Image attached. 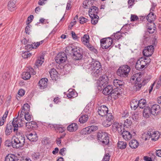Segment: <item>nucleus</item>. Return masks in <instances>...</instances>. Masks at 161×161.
<instances>
[{"instance_id": "obj_47", "label": "nucleus", "mask_w": 161, "mask_h": 161, "mask_svg": "<svg viewBox=\"0 0 161 161\" xmlns=\"http://www.w3.org/2000/svg\"><path fill=\"white\" fill-rule=\"evenodd\" d=\"M5 133L7 136L10 135V123L9 122L7 125L5 130Z\"/></svg>"}, {"instance_id": "obj_23", "label": "nucleus", "mask_w": 161, "mask_h": 161, "mask_svg": "<svg viewBox=\"0 0 161 161\" xmlns=\"http://www.w3.org/2000/svg\"><path fill=\"white\" fill-rule=\"evenodd\" d=\"M156 18V16L154 13L151 12L147 16V19L149 23L153 22Z\"/></svg>"}, {"instance_id": "obj_25", "label": "nucleus", "mask_w": 161, "mask_h": 161, "mask_svg": "<svg viewBox=\"0 0 161 161\" xmlns=\"http://www.w3.org/2000/svg\"><path fill=\"white\" fill-rule=\"evenodd\" d=\"M37 127V124L35 121H31L26 123V127L27 129H33Z\"/></svg>"}, {"instance_id": "obj_55", "label": "nucleus", "mask_w": 161, "mask_h": 161, "mask_svg": "<svg viewBox=\"0 0 161 161\" xmlns=\"http://www.w3.org/2000/svg\"><path fill=\"white\" fill-rule=\"evenodd\" d=\"M18 157L14 154H11V161H18Z\"/></svg>"}, {"instance_id": "obj_51", "label": "nucleus", "mask_w": 161, "mask_h": 161, "mask_svg": "<svg viewBox=\"0 0 161 161\" xmlns=\"http://www.w3.org/2000/svg\"><path fill=\"white\" fill-rule=\"evenodd\" d=\"M119 90L118 88H116L113 89L112 92V95L113 96H116L118 93V91Z\"/></svg>"}, {"instance_id": "obj_16", "label": "nucleus", "mask_w": 161, "mask_h": 161, "mask_svg": "<svg viewBox=\"0 0 161 161\" xmlns=\"http://www.w3.org/2000/svg\"><path fill=\"white\" fill-rule=\"evenodd\" d=\"M97 112L100 115L103 116L108 114V108L105 105L100 106L98 108Z\"/></svg>"}, {"instance_id": "obj_27", "label": "nucleus", "mask_w": 161, "mask_h": 161, "mask_svg": "<svg viewBox=\"0 0 161 161\" xmlns=\"http://www.w3.org/2000/svg\"><path fill=\"white\" fill-rule=\"evenodd\" d=\"M27 138L31 142L36 141L38 139L37 134L35 132L29 134L27 136Z\"/></svg>"}, {"instance_id": "obj_64", "label": "nucleus", "mask_w": 161, "mask_h": 161, "mask_svg": "<svg viewBox=\"0 0 161 161\" xmlns=\"http://www.w3.org/2000/svg\"><path fill=\"white\" fill-rule=\"evenodd\" d=\"M143 159L145 161H153L151 158L148 157L147 156H144Z\"/></svg>"}, {"instance_id": "obj_8", "label": "nucleus", "mask_w": 161, "mask_h": 161, "mask_svg": "<svg viewBox=\"0 0 161 161\" xmlns=\"http://www.w3.org/2000/svg\"><path fill=\"white\" fill-rule=\"evenodd\" d=\"M21 119H18V117L13 119L12 122V124L14 127V131L17 132L18 127H20L23 125V123Z\"/></svg>"}, {"instance_id": "obj_48", "label": "nucleus", "mask_w": 161, "mask_h": 161, "mask_svg": "<svg viewBox=\"0 0 161 161\" xmlns=\"http://www.w3.org/2000/svg\"><path fill=\"white\" fill-rule=\"evenodd\" d=\"M74 48H73L71 46H68L66 47L65 52L66 53H69V52H71L72 53L74 51Z\"/></svg>"}, {"instance_id": "obj_31", "label": "nucleus", "mask_w": 161, "mask_h": 161, "mask_svg": "<svg viewBox=\"0 0 161 161\" xmlns=\"http://www.w3.org/2000/svg\"><path fill=\"white\" fill-rule=\"evenodd\" d=\"M130 147L132 149H135L138 147V142L137 140L135 139L132 140L129 143Z\"/></svg>"}, {"instance_id": "obj_26", "label": "nucleus", "mask_w": 161, "mask_h": 161, "mask_svg": "<svg viewBox=\"0 0 161 161\" xmlns=\"http://www.w3.org/2000/svg\"><path fill=\"white\" fill-rule=\"evenodd\" d=\"M152 114L151 108L149 107H146L143 111V116L146 118H148Z\"/></svg>"}, {"instance_id": "obj_38", "label": "nucleus", "mask_w": 161, "mask_h": 161, "mask_svg": "<svg viewBox=\"0 0 161 161\" xmlns=\"http://www.w3.org/2000/svg\"><path fill=\"white\" fill-rule=\"evenodd\" d=\"M132 122L131 120V118H129V119H126L124 122V126L126 128H129L131 125Z\"/></svg>"}, {"instance_id": "obj_40", "label": "nucleus", "mask_w": 161, "mask_h": 161, "mask_svg": "<svg viewBox=\"0 0 161 161\" xmlns=\"http://www.w3.org/2000/svg\"><path fill=\"white\" fill-rule=\"evenodd\" d=\"M127 143L123 141H119L118 143V147L121 149H124L126 147Z\"/></svg>"}, {"instance_id": "obj_49", "label": "nucleus", "mask_w": 161, "mask_h": 161, "mask_svg": "<svg viewBox=\"0 0 161 161\" xmlns=\"http://www.w3.org/2000/svg\"><path fill=\"white\" fill-rule=\"evenodd\" d=\"M86 47H88L90 50L92 51V52L94 53H97V50L93 46L90 45V44H89V45H88V46H87Z\"/></svg>"}, {"instance_id": "obj_9", "label": "nucleus", "mask_w": 161, "mask_h": 161, "mask_svg": "<svg viewBox=\"0 0 161 161\" xmlns=\"http://www.w3.org/2000/svg\"><path fill=\"white\" fill-rule=\"evenodd\" d=\"M67 57L64 52L59 53L55 58V60L56 63L60 64L64 63Z\"/></svg>"}, {"instance_id": "obj_36", "label": "nucleus", "mask_w": 161, "mask_h": 161, "mask_svg": "<svg viewBox=\"0 0 161 161\" xmlns=\"http://www.w3.org/2000/svg\"><path fill=\"white\" fill-rule=\"evenodd\" d=\"M91 18V23L93 25L96 24L98 22V19L99 17L97 15H89Z\"/></svg>"}, {"instance_id": "obj_35", "label": "nucleus", "mask_w": 161, "mask_h": 161, "mask_svg": "<svg viewBox=\"0 0 161 161\" xmlns=\"http://www.w3.org/2000/svg\"><path fill=\"white\" fill-rule=\"evenodd\" d=\"M44 61V57L43 56H41L39 58L36 60L35 64L38 67L40 66L43 64Z\"/></svg>"}, {"instance_id": "obj_62", "label": "nucleus", "mask_w": 161, "mask_h": 161, "mask_svg": "<svg viewBox=\"0 0 161 161\" xmlns=\"http://www.w3.org/2000/svg\"><path fill=\"white\" fill-rule=\"evenodd\" d=\"M18 94L21 96H22L25 94V91L24 90L21 89L19 90L18 92Z\"/></svg>"}, {"instance_id": "obj_53", "label": "nucleus", "mask_w": 161, "mask_h": 161, "mask_svg": "<svg viewBox=\"0 0 161 161\" xmlns=\"http://www.w3.org/2000/svg\"><path fill=\"white\" fill-rule=\"evenodd\" d=\"M67 96L69 98H74L75 97V92L73 91L69 92Z\"/></svg>"}, {"instance_id": "obj_14", "label": "nucleus", "mask_w": 161, "mask_h": 161, "mask_svg": "<svg viewBox=\"0 0 161 161\" xmlns=\"http://www.w3.org/2000/svg\"><path fill=\"white\" fill-rule=\"evenodd\" d=\"M156 132L148 131L145 132L142 135V138L145 140H149L150 138H153L156 137Z\"/></svg>"}, {"instance_id": "obj_50", "label": "nucleus", "mask_w": 161, "mask_h": 161, "mask_svg": "<svg viewBox=\"0 0 161 161\" xmlns=\"http://www.w3.org/2000/svg\"><path fill=\"white\" fill-rule=\"evenodd\" d=\"M110 157V156L108 153H106L103 159V161H109Z\"/></svg>"}, {"instance_id": "obj_2", "label": "nucleus", "mask_w": 161, "mask_h": 161, "mask_svg": "<svg viewBox=\"0 0 161 161\" xmlns=\"http://www.w3.org/2000/svg\"><path fill=\"white\" fill-rule=\"evenodd\" d=\"M97 137L99 142L103 146L108 145L109 142V138L107 133L106 132H99Z\"/></svg>"}, {"instance_id": "obj_19", "label": "nucleus", "mask_w": 161, "mask_h": 161, "mask_svg": "<svg viewBox=\"0 0 161 161\" xmlns=\"http://www.w3.org/2000/svg\"><path fill=\"white\" fill-rule=\"evenodd\" d=\"M43 42V41H41L36 43H33L32 44H28L25 46V48L27 50L30 49L31 48H36L41 44H42Z\"/></svg>"}, {"instance_id": "obj_59", "label": "nucleus", "mask_w": 161, "mask_h": 161, "mask_svg": "<svg viewBox=\"0 0 161 161\" xmlns=\"http://www.w3.org/2000/svg\"><path fill=\"white\" fill-rule=\"evenodd\" d=\"M66 148H63L60 149L59 151V153L62 155H64L65 154L64 153V152L66 151Z\"/></svg>"}, {"instance_id": "obj_41", "label": "nucleus", "mask_w": 161, "mask_h": 161, "mask_svg": "<svg viewBox=\"0 0 161 161\" xmlns=\"http://www.w3.org/2000/svg\"><path fill=\"white\" fill-rule=\"evenodd\" d=\"M138 107L142 108H143L146 105V101L143 99H141L138 102Z\"/></svg>"}, {"instance_id": "obj_45", "label": "nucleus", "mask_w": 161, "mask_h": 161, "mask_svg": "<svg viewBox=\"0 0 161 161\" xmlns=\"http://www.w3.org/2000/svg\"><path fill=\"white\" fill-rule=\"evenodd\" d=\"M32 53H30L29 51H25L23 52L22 56L24 58H27L31 56Z\"/></svg>"}, {"instance_id": "obj_29", "label": "nucleus", "mask_w": 161, "mask_h": 161, "mask_svg": "<svg viewBox=\"0 0 161 161\" xmlns=\"http://www.w3.org/2000/svg\"><path fill=\"white\" fill-rule=\"evenodd\" d=\"M49 74L53 80H56L57 78L58 72L55 69L52 68L49 71Z\"/></svg>"}, {"instance_id": "obj_6", "label": "nucleus", "mask_w": 161, "mask_h": 161, "mask_svg": "<svg viewBox=\"0 0 161 161\" xmlns=\"http://www.w3.org/2000/svg\"><path fill=\"white\" fill-rule=\"evenodd\" d=\"M113 40L111 38H103L101 40V45L103 49H107L112 44Z\"/></svg>"}, {"instance_id": "obj_30", "label": "nucleus", "mask_w": 161, "mask_h": 161, "mask_svg": "<svg viewBox=\"0 0 161 161\" xmlns=\"http://www.w3.org/2000/svg\"><path fill=\"white\" fill-rule=\"evenodd\" d=\"M98 11L97 8L95 6H92L89 10V15H97L98 13Z\"/></svg>"}, {"instance_id": "obj_43", "label": "nucleus", "mask_w": 161, "mask_h": 161, "mask_svg": "<svg viewBox=\"0 0 161 161\" xmlns=\"http://www.w3.org/2000/svg\"><path fill=\"white\" fill-rule=\"evenodd\" d=\"M86 69L88 70L89 72H90L92 74V72H93L94 68L92 65H91V62L89 64L86 65Z\"/></svg>"}, {"instance_id": "obj_12", "label": "nucleus", "mask_w": 161, "mask_h": 161, "mask_svg": "<svg viewBox=\"0 0 161 161\" xmlns=\"http://www.w3.org/2000/svg\"><path fill=\"white\" fill-rule=\"evenodd\" d=\"M73 53V58L76 60H80L82 57V54L79 47H75Z\"/></svg>"}, {"instance_id": "obj_1", "label": "nucleus", "mask_w": 161, "mask_h": 161, "mask_svg": "<svg viewBox=\"0 0 161 161\" xmlns=\"http://www.w3.org/2000/svg\"><path fill=\"white\" fill-rule=\"evenodd\" d=\"M25 142V137L24 135H19L17 137H13L12 139V146L14 148H19L22 147Z\"/></svg>"}, {"instance_id": "obj_54", "label": "nucleus", "mask_w": 161, "mask_h": 161, "mask_svg": "<svg viewBox=\"0 0 161 161\" xmlns=\"http://www.w3.org/2000/svg\"><path fill=\"white\" fill-rule=\"evenodd\" d=\"M16 2L12 1V3H11V11H13L16 9Z\"/></svg>"}, {"instance_id": "obj_17", "label": "nucleus", "mask_w": 161, "mask_h": 161, "mask_svg": "<svg viewBox=\"0 0 161 161\" xmlns=\"http://www.w3.org/2000/svg\"><path fill=\"white\" fill-rule=\"evenodd\" d=\"M103 91V93L106 95L111 96L112 92L113 89V86L112 85H106L104 88Z\"/></svg>"}, {"instance_id": "obj_42", "label": "nucleus", "mask_w": 161, "mask_h": 161, "mask_svg": "<svg viewBox=\"0 0 161 161\" xmlns=\"http://www.w3.org/2000/svg\"><path fill=\"white\" fill-rule=\"evenodd\" d=\"M121 34L119 32H118L116 33H114V35L111 36L112 38L114 40H119L121 37Z\"/></svg>"}, {"instance_id": "obj_61", "label": "nucleus", "mask_w": 161, "mask_h": 161, "mask_svg": "<svg viewBox=\"0 0 161 161\" xmlns=\"http://www.w3.org/2000/svg\"><path fill=\"white\" fill-rule=\"evenodd\" d=\"M71 1H69L67 3L66 9L67 10H69L71 8Z\"/></svg>"}, {"instance_id": "obj_5", "label": "nucleus", "mask_w": 161, "mask_h": 161, "mask_svg": "<svg viewBox=\"0 0 161 161\" xmlns=\"http://www.w3.org/2000/svg\"><path fill=\"white\" fill-rule=\"evenodd\" d=\"M91 65H92L94 68L93 72H92V74L94 76L97 77L100 75L102 69L100 63L93 60L91 62Z\"/></svg>"}, {"instance_id": "obj_60", "label": "nucleus", "mask_w": 161, "mask_h": 161, "mask_svg": "<svg viewBox=\"0 0 161 161\" xmlns=\"http://www.w3.org/2000/svg\"><path fill=\"white\" fill-rule=\"evenodd\" d=\"M71 33L72 34V37L75 40L77 39L78 37L76 35L75 32H74L73 31H71Z\"/></svg>"}, {"instance_id": "obj_7", "label": "nucleus", "mask_w": 161, "mask_h": 161, "mask_svg": "<svg viewBox=\"0 0 161 161\" xmlns=\"http://www.w3.org/2000/svg\"><path fill=\"white\" fill-rule=\"evenodd\" d=\"M108 77L105 75H103L97 80V85L98 86L101 87V88H104L108 84Z\"/></svg>"}, {"instance_id": "obj_15", "label": "nucleus", "mask_w": 161, "mask_h": 161, "mask_svg": "<svg viewBox=\"0 0 161 161\" xmlns=\"http://www.w3.org/2000/svg\"><path fill=\"white\" fill-rule=\"evenodd\" d=\"M29 70V72H25L23 73L22 77L23 79L25 80L29 79L31 77V75H35L36 74V72L34 71L32 68H30Z\"/></svg>"}, {"instance_id": "obj_44", "label": "nucleus", "mask_w": 161, "mask_h": 161, "mask_svg": "<svg viewBox=\"0 0 161 161\" xmlns=\"http://www.w3.org/2000/svg\"><path fill=\"white\" fill-rule=\"evenodd\" d=\"M142 86L141 83L136 82L133 86V89L136 91L139 90L140 89Z\"/></svg>"}, {"instance_id": "obj_46", "label": "nucleus", "mask_w": 161, "mask_h": 161, "mask_svg": "<svg viewBox=\"0 0 161 161\" xmlns=\"http://www.w3.org/2000/svg\"><path fill=\"white\" fill-rule=\"evenodd\" d=\"M24 117L25 119L27 121H30L32 119H33L32 116L29 113L24 114Z\"/></svg>"}, {"instance_id": "obj_58", "label": "nucleus", "mask_w": 161, "mask_h": 161, "mask_svg": "<svg viewBox=\"0 0 161 161\" xmlns=\"http://www.w3.org/2000/svg\"><path fill=\"white\" fill-rule=\"evenodd\" d=\"M30 25H28L25 28V32L27 34H29L30 31Z\"/></svg>"}, {"instance_id": "obj_52", "label": "nucleus", "mask_w": 161, "mask_h": 161, "mask_svg": "<svg viewBox=\"0 0 161 161\" xmlns=\"http://www.w3.org/2000/svg\"><path fill=\"white\" fill-rule=\"evenodd\" d=\"M88 21L87 19L85 18L84 17H81L80 18V24H84L87 22Z\"/></svg>"}, {"instance_id": "obj_32", "label": "nucleus", "mask_w": 161, "mask_h": 161, "mask_svg": "<svg viewBox=\"0 0 161 161\" xmlns=\"http://www.w3.org/2000/svg\"><path fill=\"white\" fill-rule=\"evenodd\" d=\"M139 103L138 101L135 99L132 100L130 103V106L132 109L136 110L138 106Z\"/></svg>"}, {"instance_id": "obj_21", "label": "nucleus", "mask_w": 161, "mask_h": 161, "mask_svg": "<svg viewBox=\"0 0 161 161\" xmlns=\"http://www.w3.org/2000/svg\"><path fill=\"white\" fill-rule=\"evenodd\" d=\"M47 81L46 78H42L39 81V86L41 89H43L47 86Z\"/></svg>"}, {"instance_id": "obj_20", "label": "nucleus", "mask_w": 161, "mask_h": 161, "mask_svg": "<svg viewBox=\"0 0 161 161\" xmlns=\"http://www.w3.org/2000/svg\"><path fill=\"white\" fill-rule=\"evenodd\" d=\"M119 133L121 134L123 138L125 140H128L131 138L132 137L131 134L130 133L127 131H122L121 133Z\"/></svg>"}, {"instance_id": "obj_33", "label": "nucleus", "mask_w": 161, "mask_h": 161, "mask_svg": "<svg viewBox=\"0 0 161 161\" xmlns=\"http://www.w3.org/2000/svg\"><path fill=\"white\" fill-rule=\"evenodd\" d=\"M89 37L88 35L85 34L81 38V41L86 46H88L89 44Z\"/></svg>"}, {"instance_id": "obj_28", "label": "nucleus", "mask_w": 161, "mask_h": 161, "mask_svg": "<svg viewBox=\"0 0 161 161\" xmlns=\"http://www.w3.org/2000/svg\"><path fill=\"white\" fill-rule=\"evenodd\" d=\"M98 129V127L96 125H92L89 126L85 128V131L87 133H90L91 132L95 131Z\"/></svg>"}, {"instance_id": "obj_11", "label": "nucleus", "mask_w": 161, "mask_h": 161, "mask_svg": "<svg viewBox=\"0 0 161 161\" xmlns=\"http://www.w3.org/2000/svg\"><path fill=\"white\" fill-rule=\"evenodd\" d=\"M154 50L153 46L150 45L147 46L143 51V55L145 56H150L153 54Z\"/></svg>"}, {"instance_id": "obj_10", "label": "nucleus", "mask_w": 161, "mask_h": 161, "mask_svg": "<svg viewBox=\"0 0 161 161\" xmlns=\"http://www.w3.org/2000/svg\"><path fill=\"white\" fill-rule=\"evenodd\" d=\"M113 120V117L111 114H107L106 115V119L103 123V125L105 127L109 126L112 124Z\"/></svg>"}, {"instance_id": "obj_13", "label": "nucleus", "mask_w": 161, "mask_h": 161, "mask_svg": "<svg viewBox=\"0 0 161 161\" xmlns=\"http://www.w3.org/2000/svg\"><path fill=\"white\" fill-rule=\"evenodd\" d=\"M112 130L114 132H116L118 131V133H121L124 129L123 128L122 125L119 124L117 122H114L113 124L112 127Z\"/></svg>"}, {"instance_id": "obj_57", "label": "nucleus", "mask_w": 161, "mask_h": 161, "mask_svg": "<svg viewBox=\"0 0 161 161\" xmlns=\"http://www.w3.org/2000/svg\"><path fill=\"white\" fill-rule=\"evenodd\" d=\"M138 19L137 16L135 15L131 14L130 17L131 21H134Z\"/></svg>"}, {"instance_id": "obj_34", "label": "nucleus", "mask_w": 161, "mask_h": 161, "mask_svg": "<svg viewBox=\"0 0 161 161\" xmlns=\"http://www.w3.org/2000/svg\"><path fill=\"white\" fill-rule=\"evenodd\" d=\"M148 25L147 26V29L148 30V32L150 33H153L154 32V30H155V25L153 22H152L151 23H149V24H148Z\"/></svg>"}, {"instance_id": "obj_24", "label": "nucleus", "mask_w": 161, "mask_h": 161, "mask_svg": "<svg viewBox=\"0 0 161 161\" xmlns=\"http://www.w3.org/2000/svg\"><path fill=\"white\" fill-rule=\"evenodd\" d=\"M78 128L77 124L76 123H73L68 126L67 130L69 132H74L77 130Z\"/></svg>"}, {"instance_id": "obj_37", "label": "nucleus", "mask_w": 161, "mask_h": 161, "mask_svg": "<svg viewBox=\"0 0 161 161\" xmlns=\"http://www.w3.org/2000/svg\"><path fill=\"white\" fill-rule=\"evenodd\" d=\"M88 118V117L87 115H83L80 117L79 119V121L80 123H84L87 121Z\"/></svg>"}, {"instance_id": "obj_3", "label": "nucleus", "mask_w": 161, "mask_h": 161, "mask_svg": "<svg viewBox=\"0 0 161 161\" xmlns=\"http://www.w3.org/2000/svg\"><path fill=\"white\" fill-rule=\"evenodd\" d=\"M130 70V67L127 65L120 66L117 71V74L120 77H125L127 76Z\"/></svg>"}, {"instance_id": "obj_63", "label": "nucleus", "mask_w": 161, "mask_h": 161, "mask_svg": "<svg viewBox=\"0 0 161 161\" xmlns=\"http://www.w3.org/2000/svg\"><path fill=\"white\" fill-rule=\"evenodd\" d=\"M156 153L157 156L161 157V150H157Z\"/></svg>"}, {"instance_id": "obj_56", "label": "nucleus", "mask_w": 161, "mask_h": 161, "mask_svg": "<svg viewBox=\"0 0 161 161\" xmlns=\"http://www.w3.org/2000/svg\"><path fill=\"white\" fill-rule=\"evenodd\" d=\"M32 157L36 159H37L39 158L40 154L39 153H34L32 155Z\"/></svg>"}, {"instance_id": "obj_39", "label": "nucleus", "mask_w": 161, "mask_h": 161, "mask_svg": "<svg viewBox=\"0 0 161 161\" xmlns=\"http://www.w3.org/2000/svg\"><path fill=\"white\" fill-rule=\"evenodd\" d=\"M113 82L114 86L117 88H118L119 86H122L124 83L123 81L116 79L114 80Z\"/></svg>"}, {"instance_id": "obj_22", "label": "nucleus", "mask_w": 161, "mask_h": 161, "mask_svg": "<svg viewBox=\"0 0 161 161\" xmlns=\"http://www.w3.org/2000/svg\"><path fill=\"white\" fill-rule=\"evenodd\" d=\"M160 107L158 105L155 104L151 107V110L152 114L154 115H156L160 111Z\"/></svg>"}, {"instance_id": "obj_4", "label": "nucleus", "mask_w": 161, "mask_h": 161, "mask_svg": "<svg viewBox=\"0 0 161 161\" xmlns=\"http://www.w3.org/2000/svg\"><path fill=\"white\" fill-rule=\"evenodd\" d=\"M149 62L145 57L140 58L136 64V68L138 70H143L147 66Z\"/></svg>"}, {"instance_id": "obj_18", "label": "nucleus", "mask_w": 161, "mask_h": 161, "mask_svg": "<svg viewBox=\"0 0 161 161\" xmlns=\"http://www.w3.org/2000/svg\"><path fill=\"white\" fill-rule=\"evenodd\" d=\"M30 110V107L29 104L27 103L24 104L21 112V114H20V118L22 117V115H23L24 114L29 113Z\"/></svg>"}]
</instances>
